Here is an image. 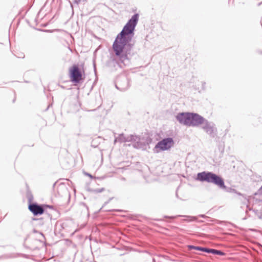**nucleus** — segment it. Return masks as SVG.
<instances>
[{"instance_id": "obj_1", "label": "nucleus", "mask_w": 262, "mask_h": 262, "mask_svg": "<svg viewBox=\"0 0 262 262\" xmlns=\"http://www.w3.org/2000/svg\"><path fill=\"white\" fill-rule=\"evenodd\" d=\"M139 19L138 13H135L132 15L121 32L117 34L113 42L112 49L115 56L121 63H124L125 61H129L135 55V41L133 37Z\"/></svg>"}, {"instance_id": "obj_2", "label": "nucleus", "mask_w": 262, "mask_h": 262, "mask_svg": "<svg viewBox=\"0 0 262 262\" xmlns=\"http://www.w3.org/2000/svg\"><path fill=\"white\" fill-rule=\"evenodd\" d=\"M177 120L186 126H198L203 124V117L193 112H180L176 116Z\"/></svg>"}, {"instance_id": "obj_3", "label": "nucleus", "mask_w": 262, "mask_h": 262, "mask_svg": "<svg viewBox=\"0 0 262 262\" xmlns=\"http://www.w3.org/2000/svg\"><path fill=\"white\" fill-rule=\"evenodd\" d=\"M196 180L202 182L212 183L221 189H227L224 179L213 172L204 171L199 172L196 174Z\"/></svg>"}, {"instance_id": "obj_4", "label": "nucleus", "mask_w": 262, "mask_h": 262, "mask_svg": "<svg viewBox=\"0 0 262 262\" xmlns=\"http://www.w3.org/2000/svg\"><path fill=\"white\" fill-rule=\"evenodd\" d=\"M83 73L78 64H74L69 69V76L70 81L75 84L79 83L83 80Z\"/></svg>"}, {"instance_id": "obj_5", "label": "nucleus", "mask_w": 262, "mask_h": 262, "mask_svg": "<svg viewBox=\"0 0 262 262\" xmlns=\"http://www.w3.org/2000/svg\"><path fill=\"white\" fill-rule=\"evenodd\" d=\"M173 143L174 141L172 138H165L156 144L154 148V152H159L160 151L168 150L172 146Z\"/></svg>"}, {"instance_id": "obj_6", "label": "nucleus", "mask_w": 262, "mask_h": 262, "mask_svg": "<svg viewBox=\"0 0 262 262\" xmlns=\"http://www.w3.org/2000/svg\"><path fill=\"white\" fill-rule=\"evenodd\" d=\"M203 119V124H204V125L202 126L203 129L211 137H215L217 133V128L215 127V124L212 122L209 121L204 117Z\"/></svg>"}, {"instance_id": "obj_7", "label": "nucleus", "mask_w": 262, "mask_h": 262, "mask_svg": "<svg viewBox=\"0 0 262 262\" xmlns=\"http://www.w3.org/2000/svg\"><path fill=\"white\" fill-rule=\"evenodd\" d=\"M129 82L128 78L126 76L122 75L117 78L115 86L121 91H125L129 86Z\"/></svg>"}, {"instance_id": "obj_8", "label": "nucleus", "mask_w": 262, "mask_h": 262, "mask_svg": "<svg viewBox=\"0 0 262 262\" xmlns=\"http://www.w3.org/2000/svg\"><path fill=\"white\" fill-rule=\"evenodd\" d=\"M28 209L34 216L42 214L45 212L43 204H39L36 202L29 204Z\"/></svg>"}, {"instance_id": "obj_9", "label": "nucleus", "mask_w": 262, "mask_h": 262, "mask_svg": "<svg viewBox=\"0 0 262 262\" xmlns=\"http://www.w3.org/2000/svg\"><path fill=\"white\" fill-rule=\"evenodd\" d=\"M178 217H185L187 219L184 220L186 222H191V221H196L198 220V217L195 216H189V215H178L176 216H167L164 215V217L166 219H174Z\"/></svg>"}, {"instance_id": "obj_10", "label": "nucleus", "mask_w": 262, "mask_h": 262, "mask_svg": "<svg viewBox=\"0 0 262 262\" xmlns=\"http://www.w3.org/2000/svg\"><path fill=\"white\" fill-rule=\"evenodd\" d=\"M188 248H189V250L194 249V250L204 252H206L207 253H208L209 250V248H207V247H201V246H193V245H189L188 246Z\"/></svg>"}, {"instance_id": "obj_11", "label": "nucleus", "mask_w": 262, "mask_h": 262, "mask_svg": "<svg viewBox=\"0 0 262 262\" xmlns=\"http://www.w3.org/2000/svg\"><path fill=\"white\" fill-rule=\"evenodd\" d=\"M254 199L256 202H262V186L260 188L254 193Z\"/></svg>"}, {"instance_id": "obj_12", "label": "nucleus", "mask_w": 262, "mask_h": 262, "mask_svg": "<svg viewBox=\"0 0 262 262\" xmlns=\"http://www.w3.org/2000/svg\"><path fill=\"white\" fill-rule=\"evenodd\" d=\"M26 197L28 200V205L32 204L34 197L28 185H27Z\"/></svg>"}, {"instance_id": "obj_13", "label": "nucleus", "mask_w": 262, "mask_h": 262, "mask_svg": "<svg viewBox=\"0 0 262 262\" xmlns=\"http://www.w3.org/2000/svg\"><path fill=\"white\" fill-rule=\"evenodd\" d=\"M137 140H140V138L137 135H130L126 136V142H135Z\"/></svg>"}, {"instance_id": "obj_14", "label": "nucleus", "mask_w": 262, "mask_h": 262, "mask_svg": "<svg viewBox=\"0 0 262 262\" xmlns=\"http://www.w3.org/2000/svg\"><path fill=\"white\" fill-rule=\"evenodd\" d=\"M126 136H125L124 134L122 133L119 135L118 137L116 138L114 140V143L119 142L120 143L126 142Z\"/></svg>"}, {"instance_id": "obj_15", "label": "nucleus", "mask_w": 262, "mask_h": 262, "mask_svg": "<svg viewBox=\"0 0 262 262\" xmlns=\"http://www.w3.org/2000/svg\"><path fill=\"white\" fill-rule=\"evenodd\" d=\"M108 66L114 67L115 69H117L118 67H120V63L116 59H112L108 62Z\"/></svg>"}, {"instance_id": "obj_16", "label": "nucleus", "mask_w": 262, "mask_h": 262, "mask_svg": "<svg viewBox=\"0 0 262 262\" xmlns=\"http://www.w3.org/2000/svg\"><path fill=\"white\" fill-rule=\"evenodd\" d=\"M208 253H212L214 255H218L221 256H224L225 255V253L221 250L211 248H209Z\"/></svg>"}, {"instance_id": "obj_17", "label": "nucleus", "mask_w": 262, "mask_h": 262, "mask_svg": "<svg viewBox=\"0 0 262 262\" xmlns=\"http://www.w3.org/2000/svg\"><path fill=\"white\" fill-rule=\"evenodd\" d=\"M22 255L20 253H9L4 255V258L5 259H11V258H15L19 257L20 255ZM25 255V254H23Z\"/></svg>"}, {"instance_id": "obj_18", "label": "nucleus", "mask_w": 262, "mask_h": 262, "mask_svg": "<svg viewBox=\"0 0 262 262\" xmlns=\"http://www.w3.org/2000/svg\"><path fill=\"white\" fill-rule=\"evenodd\" d=\"M88 190L89 192H93L94 193H101V192H102L103 191H104V188H97V189L88 188Z\"/></svg>"}, {"instance_id": "obj_19", "label": "nucleus", "mask_w": 262, "mask_h": 262, "mask_svg": "<svg viewBox=\"0 0 262 262\" xmlns=\"http://www.w3.org/2000/svg\"><path fill=\"white\" fill-rule=\"evenodd\" d=\"M133 146L136 148H141L143 146V144L140 141V140H137L135 141Z\"/></svg>"}, {"instance_id": "obj_20", "label": "nucleus", "mask_w": 262, "mask_h": 262, "mask_svg": "<svg viewBox=\"0 0 262 262\" xmlns=\"http://www.w3.org/2000/svg\"><path fill=\"white\" fill-rule=\"evenodd\" d=\"M43 207L45 211L47 208H50V209H53V208H54L53 206L47 205V204H43Z\"/></svg>"}, {"instance_id": "obj_21", "label": "nucleus", "mask_w": 262, "mask_h": 262, "mask_svg": "<svg viewBox=\"0 0 262 262\" xmlns=\"http://www.w3.org/2000/svg\"><path fill=\"white\" fill-rule=\"evenodd\" d=\"M91 146L93 147H97L98 146V144L97 143V142H96V140H93L92 141V143H91Z\"/></svg>"}, {"instance_id": "obj_22", "label": "nucleus", "mask_w": 262, "mask_h": 262, "mask_svg": "<svg viewBox=\"0 0 262 262\" xmlns=\"http://www.w3.org/2000/svg\"><path fill=\"white\" fill-rule=\"evenodd\" d=\"M33 220H34L38 221L39 222V224L40 225L43 224V222L42 221V218H40V219H34Z\"/></svg>"}, {"instance_id": "obj_23", "label": "nucleus", "mask_w": 262, "mask_h": 262, "mask_svg": "<svg viewBox=\"0 0 262 262\" xmlns=\"http://www.w3.org/2000/svg\"><path fill=\"white\" fill-rule=\"evenodd\" d=\"M84 174L85 175V176H87L88 177H89L90 178H91V179H93L94 178V177L89 172H84Z\"/></svg>"}, {"instance_id": "obj_24", "label": "nucleus", "mask_w": 262, "mask_h": 262, "mask_svg": "<svg viewBox=\"0 0 262 262\" xmlns=\"http://www.w3.org/2000/svg\"><path fill=\"white\" fill-rule=\"evenodd\" d=\"M93 67H94V70L95 72V74H96V64L95 61L93 62Z\"/></svg>"}, {"instance_id": "obj_25", "label": "nucleus", "mask_w": 262, "mask_h": 262, "mask_svg": "<svg viewBox=\"0 0 262 262\" xmlns=\"http://www.w3.org/2000/svg\"><path fill=\"white\" fill-rule=\"evenodd\" d=\"M73 1L74 3L78 4L81 1V0H73Z\"/></svg>"}, {"instance_id": "obj_26", "label": "nucleus", "mask_w": 262, "mask_h": 262, "mask_svg": "<svg viewBox=\"0 0 262 262\" xmlns=\"http://www.w3.org/2000/svg\"><path fill=\"white\" fill-rule=\"evenodd\" d=\"M199 216L204 218V219H205L207 217L205 214H200V215H199Z\"/></svg>"}, {"instance_id": "obj_27", "label": "nucleus", "mask_w": 262, "mask_h": 262, "mask_svg": "<svg viewBox=\"0 0 262 262\" xmlns=\"http://www.w3.org/2000/svg\"><path fill=\"white\" fill-rule=\"evenodd\" d=\"M112 199V198H110L108 201H107V202H105L104 203V205H106L107 204H108L109 203V202L110 201V200H111Z\"/></svg>"}, {"instance_id": "obj_28", "label": "nucleus", "mask_w": 262, "mask_h": 262, "mask_svg": "<svg viewBox=\"0 0 262 262\" xmlns=\"http://www.w3.org/2000/svg\"><path fill=\"white\" fill-rule=\"evenodd\" d=\"M29 236V235H27L26 237L24 239V243L27 240V239L28 238Z\"/></svg>"}, {"instance_id": "obj_29", "label": "nucleus", "mask_w": 262, "mask_h": 262, "mask_svg": "<svg viewBox=\"0 0 262 262\" xmlns=\"http://www.w3.org/2000/svg\"><path fill=\"white\" fill-rule=\"evenodd\" d=\"M51 105H51H49L48 106V107H47V108L45 110V111H47L48 110V109L49 108V107H50Z\"/></svg>"}, {"instance_id": "obj_30", "label": "nucleus", "mask_w": 262, "mask_h": 262, "mask_svg": "<svg viewBox=\"0 0 262 262\" xmlns=\"http://www.w3.org/2000/svg\"><path fill=\"white\" fill-rule=\"evenodd\" d=\"M247 208L249 210H252V209L248 206V205H247Z\"/></svg>"}, {"instance_id": "obj_31", "label": "nucleus", "mask_w": 262, "mask_h": 262, "mask_svg": "<svg viewBox=\"0 0 262 262\" xmlns=\"http://www.w3.org/2000/svg\"><path fill=\"white\" fill-rule=\"evenodd\" d=\"M15 101H16V98H15V97H14V99H13V100H12V102H13V103H14V102H15Z\"/></svg>"}, {"instance_id": "obj_32", "label": "nucleus", "mask_w": 262, "mask_h": 262, "mask_svg": "<svg viewBox=\"0 0 262 262\" xmlns=\"http://www.w3.org/2000/svg\"><path fill=\"white\" fill-rule=\"evenodd\" d=\"M2 258H4V255L0 256V259H2Z\"/></svg>"}, {"instance_id": "obj_33", "label": "nucleus", "mask_w": 262, "mask_h": 262, "mask_svg": "<svg viewBox=\"0 0 262 262\" xmlns=\"http://www.w3.org/2000/svg\"><path fill=\"white\" fill-rule=\"evenodd\" d=\"M33 232H34V233H37V232H38V231H37L36 230L34 229V230H33Z\"/></svg>"}, {"instance_id": "obj_34", "label": "nucleus", "mask_w": 262, "mask_h": 262, "mask_svg": "<svg viewBox=\"0 0 262 262\" xmlns=\"http://www.w3.org/2000/svg\"><path fill=\"white\" fill-rule=\"evenodd\" d=\"M40 234L42 236V237H43V238H45V236H44V235H43V233H42L40 232Z\"/></svg>"}, {"instance_id": "obj_35", "label": "nucleus", "mask_w": 262, "mask_h": 262, "mask_svg": "<svg viewBox=\"0 0 262 262\" xmlns=\"http://www.w3.org/2000/svg\"><path fill=\"white\" fill-rule=\"evenodd\" d=\"M114 210H112V211H114ZM115 210V211H119V210ZM108 211H111V210H109Z\"/></svg>"}, {"instance_id": "obj_36", "label": "nucleus", "mask_w": 262, "mask_h": 262, "mask_svg": "<svg viewBox=\"0 0 262 262\" xmlns=\"http://www.w3.org/2000/svg\"><path fill=\"white\" fill-rule=\"evenodd\" d=\"M24 247H25V248H28V247H27L26 246H25V243L24 244Z\"/></svg>"}, {"instance_id": "obj_37", "label": "nucleus", "mask_w": 262, "mask_h": 262, "mask_svg": "<svg viewBox=\"0 0 262 262\" xmlns=\"http://www.w3.org/2000/svg\"><path fill=\"white\" fill-rule=\"evenodd\" d=\"M176 196H177V198H178V195L177 192H176Z\"/></svg>"}, {"instance_id": "obj_38", "label": "nucleus", "mask_w": 262, "mask_h": 262, "mask_svg": "<svg viewBox=\"0 0 262 262\" xmlns=\"http://www.w3.org/2000/svg\"><path fill=\"white\" fill-rule=\"evenodd\" d=\"M205 82H204L203 83V85H205Z\"/></svg>"}, {"instance_id": "obj_39", "label": "nucleus", "mask_w": 262, "mask_h": 262, "mask_svg": "<svg viewBox=\"0 0 262 262\" xmlns=\"http://www.w3.org/2000/svg\"><path fill=\"white\" fill-rule=\"evenodd\" d=\"M95 110H96L95 109H93V110H91L90 111H95Z\"/></svg>"}, {"instance_id": "obj_40", "label": "nucleus", "mask_w": 262, "mask_h": 262, "mask_svg": "<svg viewBox=\"0 0 262 262\" xmlns=\"http://www.w3.org/2000/svg\"><path fill=\"white\" fill-rule=\"evenodd\" d=\"M96 80H95V81H94V83H95V82L96 81Z\"/></svg>"}, {"instance_id": "obj_41", "label": "nucleus", "mask_w": 262, "mask_h": 262, "mask_svg": "<svg viewBox=\"0 0 262 262\" xmlns=\"http://www.w3.org/2000/svg\"><path fill=\"white\" fill-rule=\"evenodd\" d=\"M94 262H97L96 261H94Z\"/></svg>"}, {"instance_id": "obj_42", "label": "nucleus", "mask_w": 262, "mask_h": 262, "mask_svg": "<svg viewBox=\"0 0 262 262\" xmlns=\"http://www.w3.org/2000/svg\"><path fill=\"white\" fill-rule=\"evenodd\" d=\"M261 54H262V52H261Z\"/></svg>"}]
</instances>
